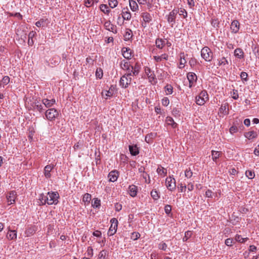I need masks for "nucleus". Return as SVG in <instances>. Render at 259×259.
I'll use <instances>...</instances> for the list:
<instances>
[{
    "label": "nucleus",
    "instance_id": "ea45409f",
    "mask_svg": "<svg viewBox=\"0 0 259 259\" xmlns=\"http://www.w3.org/2000/svg\"><path fill=\"white\" fill-rule=\"evenodd\" d=\"M164 89L166 95H171L173 92V87L170 84H167Z\"/></svg>",
    "mask_w": 259,
    "mask_h": 259
},
{
    "label": "nucleus",
    "instance_id": "69168bd1",
    "mask_svg": "<svg viewBox=\"0 0 259 259\" xmlns=\"http://www.w3.org/2000/svg\"><path fill=\"white\" fill-rule=\"evenodd\" d=\"M161 102H162V105H163L164 106H167L169 103V101L167 98L165 97L162 99Z\"/></svg>",
    "mask_w": 259,
    "mask_h": 259
},
{
    "label": "nucleus",
    "instance_id": "f3484780",
    "mask_svg": "<svg viewBox=\"0 0 259 259\" xmlns=\"http://www.w3.org/2000/svg\"><path fill=\"white\" fill-rule=\"evenodd\" d=\"M55 103L56 101L54 99L51 100L44 99L42 100V103L46 108H50L52 107L55 104Z\"/></svg>",
    "mask_w": 259,
    "mask_h": 259
},
{
    "label": "nucleus",
    "instance_id": "4be33fe9",
    "mask_svg": "<svg viewBox=\"0 0 259 259\" xmlns=\"http://www.w3.org/2000/svg\"><path fill=\"white\" fill-rule=\"evenodd\" d=\"M153 59L156 62H160L163 60H167L168 59V55L166 53L162 54L160 56H155Z\"/></svg>",
    "mask_w": 259,
    "mask_h": 259
},
{
    "label": "nucleus",
    "instance_id": "338daca9",
    "mask_svg": "<svg viewBox=\"0 0 259 259\" xmlns=\"http://www.w3.org/2000/svg\"><path fill=\"white\" fill-rule=\"evenodd\" d=\"M171 210V207L170 205L167 204L165 206L164 211L166 214H169Z\"/></svg>",
    "mask_w": 259,
    "mask_h": 259
},
{
    "label": "nucleus",
    "instance_id": "6e6552de",
    "mask_svg": "<svg viewBox=\"0 0 259 259\" xmlns=\"http://www.w3.org/2000/svg\"><path fill=\"white\" fill-rule=\"evenodd\" d=\"M187 77L189 82V87L190 88H191L194 85L197 79V75L195 73L189 72L187 74Z\"/></svg>",
    "mask_w": 259,
    "mask_h": 259
},
{
    "label": "nucleus",
    "instance_id": "f257e3e1",
    "mask_svg": "<svg viewBox=\"0 0 259 259\" xmlns=\"http://www.w3.org/2000/svg\"><path fill=\"white\" fill-rule=\"evenodd\" d=\"M131 73H127L122 75L119 80L120 86L124 89L127 88L132 82Z\"/></svg>",
    "mask_w": 259,
    "mask_h": 259
},
{
    "label": "nucleus",
    "instance_id": "7c9ffc66",
    "mask_svg": "<svg viewBox=\"0 0 259 259\" xmlns=\"http://www.w3.org/2000/svg\"><path fill=\"white\" fill-rule=\"evenodd\" d=\"M129 4L131 10L134 11H137L139 9V6L137 2L134 0H129Z\"/></svg>",
    "mask_w": 259,
    "mask_h": 259
},
{
    "label": "nucleus",
    "instance_id": "49530a36",
    "mask_svg": "<svg viewBox=\"0 0 259 259\" xmlns=\"http://www.w3.org/2000/svg\"><path fill=\"white\" fill-rule=\"evenodd\" d=\"M245 175L248 178L250 179H252L255 176L254 171L250 170H247L246 171Z\"/></svg>",
    "mask_w": 259,
    "mask_h": 259
},
{
    "label": "nucleus",
    "instance_id": "3c124183",
    "mask_svg": "<svg viewBox=\"0 0 259 259\" xmlns=\"http://www.w3.org/2000/svg\"><path fill=\"white\" fill-rule=\"evenodd\" d=\"M108 4L111 8H114L117 6L118 2L117 0H109Z\"/></svg>",
    "mask_w": 259,
    "mask_h": 259
},
{
    "label": "nucleus",
    "instance_id": "0e129e2a",
    "mask_svg": "<svg viewBox=\"0 0 259 259\" xmlns=\"http://www.w3.org/2000/svg\"><path fill=\"white\" fill-rule=\"evenodd\" d=\"M198 96L201 98H206V101L208 99V95L206 91H201Z\"/></svg>",
    "mask_w": 259,
    "mask_h": 259
},
{
    "label": "nucleus",
    "instance_id": "8fccbe9b",
    "mask_svg": "<svg viewBox=\"0 0 259 259\" xmlns=\"http://www.w3.org/2000/svg\"><path fill=\"white\" fill-rule=\"evenodd\" d=\"M232 98L234 100H237L239 98V95L238 93V91L235 89H233L232 92L231 93Z\"/></svg>",
    "mask_w": 259,
    "mask_h": 259
},
{
    "label": "nucleus",
    "instance_id": "9b49d317",
    "mask_svg": "<svg viewBox=\"0 0 259 259\" xmlns=\"http://www.w3.org/2000/svg\"><path fill=\"white\" fill-rule=\"evenodd\" d=\"M120 66L122 69L126 70L128 71L127 73H131V75H132V72H131V65L130 63L126 61L125 60H123L121 61L120 63Z\"/></svg>",
    "mask_w": 259,
    "mask_h": 259
},
{
    "label": "nucleus",
    "instance_id": "412c9836",
    "mask_svg": "<svg viewBox=\"0 0 259 259\" xmlns=\"http://www.w3.org/2000/svg\"><path fill=\"white\" fill-rule=\"evenodd\" d=\"M121 14L123 20H130L131 18V14L127 8L122 10Z\"/></svg>",
    "mask_w": 259,
    "mask_h": 259
},
{
    "label": "nucleus",
    "instance_id": "2eb2a0df",
    "mask_svg": "<svg viewBox=\"0 0 259 259\" xmlns=\"http://www.w3.org/2000/svg\"><path fill=\"white\" fill-rule=\"evenodd\" d=\"M219 112L223 115L229 114V104L228 103L222 104L219 109Z\"/></svg>",
    "mask_w": 259,
    "mask_h": 259
},
{
    "label": "nucleus",
    "instance_id": "774afa93",
    "mask_svg": "<svg viewBox=\"0 0 259 259\" xmlns=\"http://www.w3.org/2000/svg\"><path fill=\"white\" fill-rule=\"evenodd\" d=\"M197 60L195 58H191L190 59V60H189V63L190 64V65L192 67V66H194L196 63H197Z\"/></svg>",
    "mask_w": 259,
    "mask_h": 259
},
{
    "label": "nucleus",
    "instance_id": "cd10ccee",
    "mask_svg": "<svg viewBox=\"0 0 259 259\" xmlns=\"http://www.w3.org/2000/svg\"><path fill=\"white\" fill-rule=\"evenodd\" d=\"M36 35V32L34 31H31L28 34V45L29 46H32L33 44V38Z\"/></svg>",
    "mask_w": 259,
    "mask_h": 259
},
{
    "label": "nucleus",
    "instance_id": "2f4dec72",
    "mask_svg": "<svg viewBox=\"0 0 259 259\" xmlns=\"http://www.w3.org/2000/svg\"><path fill=\"white\" fill-rule=\"evenodd\" d=\"M206 101V98H201L199 96L196 97V103L198 105H203Z\"/></svg>",
    "mask_w": 259,
    "mask_h": 259
},
{
    "label": "nucleus",
    "instance_id": "37998d69",
    "mask_svg": "<svg viewBox=\"0 0 259 259\" xmlns=\"http://www.w3.org/2000/svg\"><path fill=\"white\" fill-rule=\"evenodd\" d=\"M192 235V233L190 231H187L185 233V236L183 238V242H186L188 240L189 238H190Z\"/></svg>",
    "mask_w": 259,
    "mask_h": 259
},
{
    "label": "nucleus",
    "instance_id": "aec40b11",
    "mask_svg": "<svg viewBox=\"0 0 259 259\" xmlns=\"http://www.w3.org/2000/svg\"><path fill=\"white\" fill-rule=\"evenodd\" d=\"M128 192L130 195L134 197L137 194L138 187L136 185H132L128 187Z\"/></svg>",
    "mask_w": 259,
    "mask_h": 259
},
{
    "label": "nucleus",
    "instance_id": "72a5a7b5",
    "mask_svg": "<svg viewBox=\"0 0 259 259\" xmlns=\"http://www.w3.org/2000/svg\"><path fill=\"white\" fill-rule=\"evenodd\" d=\"M221 152L217 151L212 150L211 151V155H212V159L213 161H217V160L219 158V157L220 156Z\"/></svg>",
    "mask_w": 259,
    "mask_h": 259
},
{
    "label": "nucleus",
    "instance_id": "e433bc0d",
    "mask_svg": "<svg viewBox=\"0 0 259 259\" xmlns=\"http://www.w3.org/2000/svg\"><path fill=\"white\" fill-rule=\"evenodd\" d=\"M151 196L154 200H158L160 197L159 193L155 189L151 191Z\"/></svg>",
    "mask_w": 259,
    "mask_h": 259
},
{
    "label": "nucleus",
    "instance_id": "f03ea898",
    "mask_svg": "<svg viewBox=\"0 0 259 259\" xmlns=\"http://www.w3.org/2000/svg\"><path fill=\"white\" fill-rule=\"evenodd\" d=\"M46 200L49 205L57 204L58 203L59 194L57 192H48Z\"/></svg>",
    "mask_w": 259,
    "mask_h": 259
},
{
    "label": "nucleus",
    "instance_id": "9d476101",
    "mask_svg": "<svg viewBox=\"0 0 259 259\" xmlns=\"http://www.w3.org/2000/svg\"><path fill=\"white\" fill-rule=\"evenodd\" d=\"M141 17L143 18V20L144 22V24H142V26L144 27H146L147 26V23H150L152 20V17L151 15L148 12H143L141 14Z\"/></svg>",
    "mask_w": 259,
    "mask_h": 259
},
{
    "label": "nucleus",
    "instance_id": "c756f323",
    "mask_svg": "<svg viewBox=\"0 0 259 259\" xmlns=\"http://www.w3.org/2000/svg\"><path fill=\"white\" fill-rule=\"evenodd\" d=\"M133 37V32L130 29H126L124 34V39L125 41L130 40Z\"/></svg>",
    "mask_w": 259,
    "mask_h": 259
},
{
    "label": "nucleus",
    "instance_id": "393cba45",
    "mask_svg": "<svg viewBox=\"0 0 259 259\" xmlns=\"http://www.w3.org/2000/svg\"><path fill=\"white\" fill-rule=\"evenodd\" d=\"M234 56L238 58V59H243L244 58V52L242 49L241 48H237L235 50Z\"/></svg>",
    "mask_w": 259,
    "mask_h": 259
},
{
    "label": "nucleus",
    "instance_id": "20e7f679",
    "mask_svg": "<svg viewBox=\"0 0 259 259\" xmlns=\"http://www.w3.org/2000/svg\"><path fill=\"white\" fill-rule=\"evenodd\" d=\"M45 115L48 120L53 121L58 116L59 113L55 108H50L46 111Z\"/></svg>",
    "mask_w": 259,
    "mask_h": 259
},
{
    "label": "nucleus",
    "instance_id": "dca6fc26",
    "mask_svg": "<svg viewBox=\"0 0 259 259\" xmlns=\"http://www.w3.org/2000/svg\"><path fill=\"white\" fill-rule=\"evenodd\" d=\"M128 149L133 156H136L139 154V149L137 145H129Z\"/></svg>",
    "mask_w": 259,
    "mask_h": 259
},
{
    "label": "nucleus",
    "instance_id": "4d7b16f0",
    "mask_svg": "<svg viewBox=\"0 0 259 259\" xmlns=\"http://www.w3.org/2000/svg\"><path fill=\"white\" fill-rule=\"evenodd\" d=\"M10 82V77L8 76H5L3 77L1 80V82L4 85H7Z\"/></svg>",
    "mask_w": 259,
    "mask_h": 259
},
{
    "label": "nucleus",
    "instance_id": "39448f33",
    "mask_svg": "<svg viewBox=\"0 0 259 259\" xmlns=\"http://www.w3.org/2000/svg\"><path fill=\"white\" fill-rule=\"evenodd\" d=\"M110 223L111 225L108 231V235L109 236H112L117 231L118 222L116 218H112L110 220Z\"/></svg>",
    "mask_w": 259,
    "mask_h": 259
},
{
    "label": "nucleus",
    "instance_id": "c85d7f7f",
    "mask_svg": "<svg viewBox=\"0 0 259 259\" xmlns=\"http://www.w3.org/2000/svg\"><path fill=\"white\" fill-rule=\"evenodd\" d=\"M157 136V134L155 133H151L147 134L145 136V140L147 143H150L152 140L154 139Z\"/></svg>",
    "mask_w": 259,
    "mask_h": 259
},
{
    "label": "nucleus",
    "instance_id": "6ab92c4d",
    "mask_svg": "<svg viewBox=\"0 0 259 259\" xmlns=\"http://www.w3.org/2000/svg\"><path fill=\"white\" fill-rule=\"evenodd\" d=\"M122 53L124 58L127 59H130L132 56V51L128 48H123Z\"/></svg>",
    "mask_w": 259,
    "mask_h": 259
},
{
    "label": "nucleus",
    "instance_id": "f8f14e48",
    "mask_svg": "<svg viewBox=\"0 0 259 259\" xmlns=\"http://www.w3.org/2000/svg\"><path fill=\"white\" fill-rule=\"evenodd\" d=\"M118 176V171L117 170H114L109 173L108 177L110 182H114L117 181Z\"/></svg>",
    "mask_w": 259,
    "mask_h": 259
},
{
    "label": "nucleus",
    "instance_id": "0eeeda50",
    "mask_svg": "<svg viewBox=\"0 0 259 259\" xmlns=\"http://www.w3.org/2000/svg\"><path fill=\"white\" fill-rule=\"evenodd\" d=\"M179 13V10L177 9L172 10L168 14L167 20L168 23H171L172 25L175 23L176 16Z\"/></svg>",
    "mask_w": 259,
    "mask_h": 259
},
{
    "label": "nucleus",
    "instance_id": "4c0bfd02",
    "mask_svg": "<svg viewBox=\"0 0 259 259\" xmlns=\"http://www.w3.org/2000/svg\"><path fill=\"white\" fill-rule=\"evenodd\" d=\"M235 239L237 242L244 243L247 241L248 238L247 237L242 238L241 235L237 234L235 237Z\"/></svg>",
    "mask_w": 259,
    "mask_h": 259
},
{
    "label": "nucleus",
    "instance_id": "5fc2aeb1",
    "mask_svg": "<svg viewBox=\"0 0 259 259\" xmlns=\"http://www.w3.org/2000/svg\"><path fill=\"white\" fill-rule=\"evenodd\" d=\"M179 10V13L180 15H182L183 16L184 18H186L187 17V12L185 10V9L183 8H181L180 10Z\"/></svg>",
    "mask_w": 259,
    "mask_h": 259
},
{
    "label": "nucleus",
    "instance_id": "a18cd8bd",
    "mask_svg": "<svg viewBox=\"0 0 259 259\" xmlns=\"http://www.w3.org/2000/svg\"><path fill=\"white\" fill-rule=\"evenodd\" d=\"M107 254V251L105 250L101 251L99 254L97 259H106V256Z\"/></svg>",
    "mask_w": 259,
    "mask_h": 259
},
{
    "label": "nucleus",
    "instance_id": "7ed1b4c3",
    "mask_svg": "<svg viewBox=\"0 0 259 259\" xmlns=\"http://www.w3.org/2000/svg\"><path fill=\"white\" fill-rule=\"evenodd\" d=\"M201 56L206 61L210 62L213 58V53L207 47H203L201 51Z\"/></svg>",
    "mask_w": 259,
    "mask_h": 259
},
{
    "label": "nucleus",
    "instance_id": "6e6d98bb",
    "mask_svg": "<svg viewBox=\"0 0 259 259\" xmlns=\"http://www.w3.org/2000/svg\"><path fill=\"white\" fill-rule=\"evenodd\" d=\"M140 5H145L148 4L151 5L153 2V0H137Z\"/></svg>",
    "mask_w": 259,
    "mask_h": 259
},
{
    "label": "nucleus",
    "instance_id": "c03bdc74",
    "mask_svg": "<svg viewBox=\"0 0 259 259\" xmlns=\"http://www.w3.org/2000/svg\"><path fill=\"white\" fill-rule=\"evenodd\" d=\"M91 200V195L89 193H85L82 197V201L84 202L89 203Z\"/></svg>",
    "mask_w": 259,
    "mask_h": 259
},
{
    "label": "nucleus",
    "instance_id": "a878e982",
    "mask_svg": "<svg viewBox=\"0 0 259 259\" xmlns=\"http://www.w3.org/2000/svg\"><path fill=\"white\" fill-rule=\"evenodd\" d=\"M245 138L249 140H251L254 138H256L257 136L256 132L254 131H249L244 134Z\"/></svg>",
    "mask_w": 259,
    "mask_h": 259
},
{
    "label": "nucleus",
    "instance_id": "5701e85b",
    "mask_svg": "<svg viewBox=\"0 0 259 259\" xmlns=\"http://www.w3.org/2000/svg\"><path fill=\"white\" fill-rule=\"evenodd\" d=\"M156 47L159 49H162L165 45V39L158 38L155 40Z\"/></svg>",
    "mask_w": 259,
    "mask_h": 259
},
{
    "label": "nucleus",
    "instance_id": "e2e57ef3",
    "mask_svg": "<svg viewBox=\"0 0 259 259\" xmlns=\"http://www.w3.org/2000/svg\"><path fill=\"white\" fill-rule=\"evenodd\" d=\"M211 24L214 27L217 28V27H219L220 23H219V21H218V20L217 19H212L211 21Z\"/></svg>",
    "mask_w": 259,
    "mask_h": 259
},
{
    "label": "nucleus",
    "instance_id": "473e14b6",
    "mask_svg": "<svg viewBox=\"0 0 259 259\" xmlns=\"http://www.w3.org/2000/svg\"><path fill=\"white\" fill-rule=\"evenodd\" d=\"M166 121L167 122V123L168 125H171L172 128H175L177 127L178 124L176 122H175L172 117H167Z\"/></svg>",
    "mask_w": 259,
    "mask_h": 259
},
{
    "label": "nucleus",
    "instance_id": "b1692460",
    "mask_svg": "<svg viewBox=\"0 0 259 259\" xmlns=\"http://www.w3.org/2000/svg\"><path fill=\"white\" fill-rule=\"evenodd\" d=\"M131 72H132V75L134 76H137L139 73L141 67L139 64L138 63H136L134 66H132V67H131Z\"/></svg>",
    "mask_w": 259,
    "mask_h": 259
},
{
    "label": "nucleus",
    "instance_id": "bf43d9fd",
    "mask_svg": "<svg viewBox=\"0 0 259 259\" xmlns=\"http://www.w3.org/2000/svg\"><path fill=\"white\" fill-rule=\"evenodd\" d=\"M141 176L145 180L146 183H150V179L148 174L145 172L144 174H141Z\"/></svg>",
    "mask_w": 259,
    "mask_h": 259
},
{
    "label": "nucleus",
    "instance_id": "58836bf2",
    "mask_svg": "<svg viewBox=\"0 0 259 259\" xmlns=\"http://www.w3.org/2000/svg\"><path fill=\"white\" fill-rule=\"evenodd\" d=\"M156 171L159 175L163 176H165L167 173L166 169L162 167H158Z\"/></svg>",
    "mask_w": 259,
    "mask_h": 259
},
{
    "label": "nucleus",
    "instance_id": "1a4fd4ad",
    "mask_svg": "<svg viewBox=\"0 0 259 259\" xmlns=\"http://www.w3.org/2000/svg\"><path fill=\"white\" fill-rule=\"evenodd\" d=\"M44 104H42V102L40 103L39 101L35 100L31 104V108L34 110H37L39 112H42L44 110Z\"/></svg>",
    "mask_w": 259,
    "mask_h": 259
},
{
    "label": "nucleus",
    "instance_id": "052dcab7",
    "mask_svg": "<svg viewBox=\"0 0 259 259\" xmlns=\"http://www.w3.org/2000/svg\"><path fill=\"white\" fill-rule=\"evenodd\" d=\"M45 22V20H44V19H41L39 21H38L35 23V25L38 27L44 26Z\"/></svg>",
    "mask_w": 259,
    "mask_h": 259
},
{
    "label": "nucleus",
    "instance_id": "de8ad7c7",
    "mask_svg": "<svg viewBox=\"0 0 259 259\" xmlns=\"http://www.w3.org/2000/svg\"><path fill=\"white\" fill-rule=\"evenodd\" d=\"M192 175H193V172L190 169V168H189L188 169H186L185 170V177L187 178H188V179L191 178L192 177Z\"/></svg>",
    "mask_w": 259,
    "mask_h": 259
},
{
    "label": "nucleus",
    "instance_id": "a211bd4d",
    "mask_svg": "<svg viewBox=\"0 0 259 259\" xmlns=\"http://www.w3.org/2000/svg\"><path fill=\"white\" fill-rule=\"evenodd\" d=\"M239 26L240 25L238 21L236 20L233 21L230 27L232 32L235 33H237L239 30Z\"/></svg>",
    "mask_w": 259,
    "mask_h": 259
},
{
    "label": "nucleus",
    "instance_id": "f704fd0d",
    "mask_svg": "<svg viewBox=\"0 0 259 259\" xmlns=\"http://www.w3.org/2000/svg\"><path fill=\"white\" fill-rule=\"evenodd\" d=\"M92 205L94 208H99L101 206V200L98 198H95L93 199Z\"/></svg>",
    "mask_w": 259,
    "mask_h": 259
},
{
    "label": "nucleus",
    "instance_id": "13d9d810",
    "mask_svg": "<svg viewBox=\"0 0 259 259\" xmlns=\"http://www.w3.org/2000/svg\"><path fill=\"white\" fill-rule=\"evenodd\" d=\"M228 64V62L227 61V60L226 59V58L225 57H223L221 59H220L219 61V64L218 65L219 66H221V65H226V64Z\"/></svg>",
    "mask_w": 259,
    "mask_h": 259
},
{
    "label": "nucleus",
    "instance_id": "a19ab883",
    "mask_svg": "<svg viewBox=\"0 0 259 259\" xmlns=\"http://www.w3.org/2000/svg\"><path fill=\"white\" fill-rule=\"evenodd\" d=\"M181 59H180V68H183L184 67L185 64L186 63V61L185 59L184 58V53H181Z\"/></svg>",
    "mask_w": 259,
    "mask_h": 259
},
{
    "label": "nucleus",
    "instance_id": "ddd939ff",
    "mask_svg": "<svg viewBox=\"0 0 259 259\" xmlns=\"http://www.w3.org/2000/svg\"><path fill=\"white\" fill-rule=\"evenodd\" d=\"M7 198L9 205L14 203L16 198V192L15 191H11L7 196Z\"/></svg>",
    "mask_w": 259,
    "mask_h": 259
},
{
    "label": "nucleus",
    "instance_id": "09e8293b",
    "mask_svg": "<svg viewBox=\"0 0 259 259\" xmlns=\"http://www.w3.org/2000/svg\"><path fill=\"white\" fill-rule=\"evenodd\" d=\"M96 76L97 78L101 79L103 77V71L101 68H98L96 71Z\"/></svg>",
    "mask_w": 259,
    "mask_h": 259
},
{
    "label": "nucleus",
    "instance_id": "4468645a",
    "mask_svg": "<svg viewBox=\"0 0 259 259\" xmlns=\"http://www.w3.org/2000/svg\"><path fill=\"white\" fill-rule=\"evenodd\" d=\"M54 166L53 164H48L45 167L44 173L46 178L49 179L51 178V174L50 172L54 168Z\"/></svg>",
    "mask_w": 259,
    "mask_h": 259
},
{
    "label": "nucleus",
    "instance_id": "680f3d73",
    "mask_svg": "<svg viewBox=\"0 0 259 259\" xmlns=\"http://www.w3.org/2000/svg\"><path fill=\"white\" fill-rule=\"evenodd\" d=\"M104 27L106 30L110 29V27H113V25L111 23L110 21H106L104 23Z\"/></svg>",
    "mask_w": 259,
    "mask_h": 259
},
{
    "label": "nucleus",
    "instance_id": "c9c22d12",
    "mask_svg": "<svg viewBox=\"0 0 259 259\" xmlns=\"http://www.w3.org/2000/svg\"><path fill=\"white\" fill-rule=\"evenodd\" d=\"M100 9L102 12L106 14H108L110 11L108 9L107 5L105 4L100 5Z\"/></svg>",
    "mask_w": 259,
    "mask_h": 259
},
{
    "label": "nucleus",
    "instance_id": "603ef678",
    "mask_svg": "<svg viewBox=\"0 0 259 259\" xmlns=\"http://www.w3.org/2000/svg\"><path fill=\"white\" fill-rule=\"evenodd\" d=\"M47 196H45L44 194H41L39 196V201L42 205H44L46 203H47V200H46Z\"/></svg>",
    "mask_w": 259,
    "mask_h": 259
},
{
    "label": "nucleus",
    "instance_id": "79ce46f5",
    "mask_svg": "<svg viewBox=\"0 0 259 259\" xmlns=\"http://www.w3.org/2000/svg\"><path fill=\"white\" fill-rule=\"evenodd\" d=\"M240 77L243 83L248 81V74L245 72H241L240 73Z\"/></svg>",
    "mask_w": 259,
    "mask_h": 259
},
{
    "label": "nucleus",
    "instance_id": "864d4df0",
    "mask_svg": "<svg viewBox=\"0 0 259 259\" xmlns=\"http://www.w3.org/2000/svg\"><path fill=\"white\" fill-rule=\"evenodd\" d=\"M140 237V234L138 232H134L132 233L131 237V239H133V240H136L138 238H139Z\"/></svg>",
    "mask_w": 259,
    "mask_h": 259
},
{
    "label": "nucleus",
    "instance_id": "423d86ee",
    "mask_svg": "<svg viewBox=\"0 0 259 259\" xmlns=\"http://www.w3.org/2000/svg\"><path fill=\"white\" fill-rule=\"evenodd\" d=\"M166 186L167 189L171 191H174L176 189V180L171 177H169L166 179L165 181Z\"/></svg>",
    "mask_w": 259,
    "mask_h": 259
},
{
    "label": "nucleus",
    "instance_id": "bb28decb",
    "mask_svg": "<svg viewBox=\"0 0 259 259\" xmlns=\"http://www.w3.org/2000/svg\"><path fill=\"white\" fill-rule=\"evenodd\" d=\"M8 239L11 240L17 238V233L15 230H9L7 234Z\"/></svg>",
    "mask_w": 259,
    "mask_h": 259
}]
</instances>
